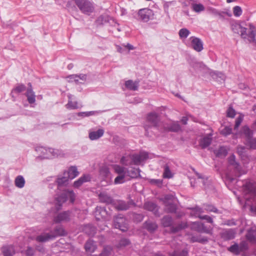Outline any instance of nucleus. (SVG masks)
Wrapping results in <instances>:
<instances>
[{
	"label": "nucleus",
	"instance_id": "obj_1",
	"mask_svg": "<svg viewBox=\"0 0 256 256\" xmlns=\"http://www.w3.org/2000/svg\"><path fill=\"white\" fill-rule=\"evenodd\" d=\"M246 26L248 28H245L241 24L235 22L231 24V30L234 32L240 34L242 39L247 40L248 42L256 44V26L252 23H249Z\"/></svg>",
	"mask_w": 256,
	"mask_h": 256
},
{
	"label": "nucleus",
	"instance_id": "obj_2",
	"mask_svg": "<svg viewBox=\"0 0 256 256\" xmlns=\"http://www.w3.org/2000/svg\"><path fill=\"white\" fill-rule=\"evenodd\" d=\"M70 199V202L72 203L74 201L75 194L72 190H64L61 194L56 198V208L59 210L62 204L67 200Z\"/></svg>",
	"mask_w": 256,
	"mask_h": 256
},
{
	"label": "nucleus",
	"instance_id": "obj_3",
	"mask_svg": "<svg viewBox=\"0 0 256 256\" xmlns=\"http://www.w3.org/2000/svg\"><path fill=\"white\" fill-rule=\"evenodd\" d=\"M161 222L164 227L171 226V232L174 233L178 232L179 230L184 228L188 226V224L186 222H182L178 226H172L173 220L172 217L166 216L163 217L161 220Z\"/></svg>",
	"mask_w": 256,
	"mask_h": 256
},
{
	"label": "nucleus",
	"instance_id": "obj_4",
	"mask_svg": "<svg viewBox=\"0 0 256 256\" xmlns=\"http://www.w3.org/2000/svg\"><path fill=\"white\" fill-rule=\"evenodd\" d=\"M75 3L80 10L84 14H90L94 10V4L90 0H75Z\"/></svg>",
	"mask_w": 256,
	"mask_h": 256
},
{
	"label": "nucleus",
	"instance_id": "obj_5",
	"mask_svg": "<svg viewBox=\"0 0 256 256\" xmlns=\"http://www.w3.org/2000/svg\"><path fill=\"white\" fill-rule=\"evenodd\" d=\"M159 122V116L156 112H151L148 114L146 124L144 125V128L146 133H148V130L150 128L158 127V126Z\"/></svg>",
	"mask_w": 256,
	"mask_h": 256
},
{
	"label": "nucleus",
	"instance_id": "obj_6",
	"mask_svg": "<svg viewBox=\"0 0 256 256\" xmlns=\"http://www.w3.org/2000/svg\"><path fill=\"white\" fill-rule=\"evenodd\" d=\"M186 44L198 52L203 50V42L202 40L195 36H191L187 40Z\"/></svg>",
	"mask_w": 256,
	"mask_h": 256
},
{
	"label": "nucleus",
	"instance_id": "obj_7",
	"mask_svg": "<svg viewBox=\"0 0 256 256\" xmlns=\"http://www.w3.org/2000/svg\"><path fill=\"white\" fill-rule=\"evenodd\" d=\"M153 16V11L149 8L140 9L138 12V19L144 22L152 19Z\"/></svg>",
	"mask_w": 256,
	"mask_h": 256
},
{
	"label": "nucleus",
	"instance_id": "obj_8",
	"mask_svg": "<svg viewBox=\"0 0 256 256\" xmlns=\"http://www.w3.org/2000/svg\"><path fill=\"white\" fill-rule=\"evenodd\" d=\"M228 162L230 166H232L236 172V176H240L242 174H244L246 172L243 170L239 164L236 160L235 156L232 154L228 158Z\"/></svg>",
	"mask_w": 256,
	"mask_h": 256
},
{
	"label": "nucleus",
	"instance_id": "obj_9",
	"mask_svg": "<svg viewBox=\"0 0 256 256\" xmlns=\"http://www.w3.org/2000/svg\"><path fill=\"white\" fill-rule=\"evenodd\" d=\"M114 226L116 228H118L122 232H125L128 230L126 220L121 215L114 218Z\"/></svg>",
	"mask_w": 256,
	"mask_h": 256
},
{
	"label": "nucleus",
	"instance_id": "obj_10",
	"mask_svg": "<svg viewBox=\"0 0 256 256\" xmlns=\"http://www.w3.org/2000/svg\"><path fill=\"white\" fill-rule=\"evenodd\" d=\"M131 156L132 164L136 165H139L148 158V153L145 152H142L138 154L131 155Z\"/></svg>",
	"mask_w": 256,
	"mask_h": 256
},
{
	"label": "nucleus",
	"instance_id": "obj_11",
	"mask_svg": "<svg viewBox=\"0 0 256 256\" xmlns=\"http://www.w3.org/2000/svg\"><path fill=\"white\" fill-rule=\"evenodd\" d=\"M190 227L194 230L206 234H210L212 230V228H207L204 224L200 222H194L192 224Z\"/></svg>",
	"mask_w": 256,
	"mask_h": 256
},
{
	"label": "nucleus",
	"instance_id": "obj_12",
	"mask_svg": "<svg viewBox=\"0 0 256 256\" xmlns=\"http://www.w3.org/2000/svg\"><path fill=\"white\" fill-rule=\"evenodd\" d=\"M204 212L203 209L200 207L196 206L192 209V212L191 214H194L196 216H198L200 219L205 220L208 222L210 224H212L213 220L212 218L208 216L204 215V216H200V214Z\"/></svg>",
	"mask_w": 256,
	"mask_h": 256
},
{
	"label": "nucleus",
	"instance_id": "obj_13",
	"mask_svg": "<svg viewBox=\"0 0 256 256\" xmlns=\"http://www.w3.org/2000/svg\"><path fill=\"white\" fill-rule=\"evenodd\" d=\"M1 250L4 256H14L16 253L15 246L12 244H5Z\"/></svg>",
	"mask_w": 256,
	"mask_h": 256
},
{
	"label": "nucleus",
	"instance_id": "obj_14",
	"mask_svg": "<svg viewBox=\"0 0 256 256\" xmlns=\"http://www.w3.org/2000/svg\"><path fill=\"white\" fill-rule=\"evenodd\" d=\"M195 174H196L198 180H194V181L191 180H190V184L191 186L192 187H194L196 186V184L198 182H202V184L205 188H206L207 185H208L209 183V181L208 180L207 178H205L203 176H202L201 174L198 173L196 172H195Z\"/></svg>",
	"mask_w": 256,
	"mask_h": 256
},
{
	"label": "nucleus",
	"instance_id": "obj_15",
	"mask_svg": "<svg viewBox=\"0 0 256 256\" xmlns=\"http://www.w3.org/2000/svg\"><path fill=\"white\" fill-rule=\"evenodd\" d=\"M172 196L171 195H166L164 198V202L166 206V210L168 212H174L176 210V206L172 204L171 202H168L172 198Z\"/></svg>",
	"mask_w": 256,
	"mask_h": 256
},
{
	"label": "nucleus",
	"instance_id": "obj_16",
	"mask_svg": "<svg viewBox=\"0 0 256 256\" xmlns=\"http://www.w3.org/2000/svg\"><path fill=\"white\" fill-rule=\"evenodd\" d=\"M70 219V212L69 211L64 212L58 214L54 218V221L56 222H67Z\"/></svg>",
	"mask_w": 256,
	"mask_h": 256
},
{
	"label": "nucleus",
	"instance_id": "obj_17",
	"mask_svg": "<svg viewBox=\"0 0 256 256\" xmlns=\"http://www.w3.org/2000/svg\"><path fill=\"white\" fill-rule=\"evenodd\" d=\"M244 192L246 194H250L252 196L256 195V182L252 183L248 182L244 186Z\"/></svg>",
	"mask_w": 256,
	"mask_h": 256
},
{
	"label": "nucleus",
	"instance_id": "obj_18",
	"mask_svg": "<svg viewBox=\"0 0 256 256\" xmlns=\"http://www.w3.org/2000/svg\"><path fill=\"white\" fill-rule=\"evenodd\" d=\"M104 131L102 128H100L96 131L90 130L88 138L92 140H97L103 136Z\"/></svg>",
	"mask_w": 256,
	"mask_h": 256
},
{
	"label": "nucleus",
	"instance_id": "obj_19",
	"mask_svg": "<svg viewBox=\"0 0 256 256\" xmlns=\"http://www.w3.org/2000/svg\"><path fill=\"white\" fill-rule=\"evenodd\" d=\"M140 170L138 168L136 170V172H132V174H120L116 176L114 179V184H120L124 183L126 180V176H130L134 178L136 176L137 173L140 172Z\"/></svg>",
	"mask_w": 256,
	"mask_h": 256
},
{
	"label": "nucleus",
	"instance_id": "obj_20",
	"mask_svg": "<svg viewBox=\"0 0 256 256\" xmlns=\"http://www.w3.org/2000/svg\"><path fill=\"white\" fill-rule=\"evenodd\" d=\"M108 214L106 208L100 206H97L94 212L95 217L96 220H100L101 218H105Z\"/></svg>",
	"mask_w": 256,
	"mask_h": 256
},
{
	"label": "nucleus",
	"instance_id": "obj_21",
	"mask_svg": "<svg viewBox=\"0 0 256 256\" xmlns=\"http://www.w3.org/2000/svg\"><path fill=\"white\" fill-rule=\"evenodd\" d=\"M236 231L234 229L224 230L221 233L222 238L225 240H232L235 238Z\"/></svg>",
	"mask_w": 256,
	"mask_h": 256
},
{
	"label": "nucleus",
	"instance_id": "obj_22",
	"mask_svg": "<svg viewBox=\"0 0 256 256\" xmlns=\"http://www.w3.org/2000/svg\"><path fill=\"white\" fill-rule=\"evenodd\" d=\"M68 100L67 104H66V108L68 110H75L79 108L78 102L76 101L73 100L74 96L69 94L68 96Z\"/></svg>",
	"mask_w": 256,
	"mask_h": 256
},
{
	"label": "nucleus",
	"instance_id": "obj_23",
	"mask_svg": "<svg viewBox=\"0 0 256 256\" xmlns=\"http://www.w3.org/2000/svg\"><path fill=\"white\" fill-rule=\"evenodd\" d=\"M71 82H75L76 83H82L86 80V75L84 74H72L68 77Z\"/></svg>",
	"mask_w": 256,
	"mask_h": 256
},
{
	"label": "nucleus",
	"instance_id": "obj_24",
	"mask_svg": "<svg viewBox=\"0 0 256 256\" xmlns=\"http://www.w3.org/2000/svg\"><path fill=\"white\" fill-rule=\"evenodd\" d=\"M246 238L252 244H256V228H253L248 230Z\"/></svg>",
	"mask_w": 256,
	"mask_h": 256
},
{
	"label": "nucleus",
	"instance_id": "obj_25",
	"mask_svg": "<svg viewBox=\"0 0 256 256\" xmlns=\"http://www.w3.org/2000/svg\"><path fill=\"white\" fill-rule=\"evenodd\" d=\"M64 174L67 175L70 179L72 180L78 176V172L76 166H72L68 168V171L64 172Z\"/></svg>",
	"mask_w": 256,
	"mask_h": 256
},
{
	"label": "nucleus",
	"instance_id": "obj_26",
	"mask_svg": "<svg viewBox=\"0 0 256 256\" xmlns=\"http://www.w3.org/2000/svg\"><path fill=\"white\" fill-rule=\"evenodd\" d=\"M90 180V176L89 174H84L74 182V186L78 188L81 186L84 182H89Z\"/></svg>",
	"mask_w": 256,
	"mask_h": 256
},
{
	"label": "nucleus",
	"instance_id": "obj_27",
	"mask_svg": "<svg viewBox=\"0 0 256 256\" xmlns=\"http://www.w3.org/2000/svg\"><path fill=\"white\" fill-rule=\"evenodd\" d=\"M84 248L87 252L92 253L97 248V246L92 240L90 239L86 243Z\"/></svg>",
	"mask_w": 256,
	"mask_h": 256
},
{
	"label": "nucleus",
	"instance_id": "obj_28",
	"mask_svg": "<svg viewBox=\"0 0 256 256\" xmlns=\"http://www.w3.org/2000/svg\"><path fill=\"white\" fill-rule=\"evenodd\" d=\"M36 150L38 154L37 158L41 160L47 158H48V150L46 148L43 146H37L36 148Z\"/></svg>",
	"mask_w": 256,
	"mask_h": 256
},
{
	"label": "nucleus",
	"instance_id": "obj_29",
	"mask_svg": "<svg viewBox=\"0 0 256 256\" xmlns=\"http://www.w3.org/2000/svg\"><path fill=\"white\" fill-rule=\"evenodd\" d=\"M144 208L149 211L152 212L155 215L158 214V206L152 202H147L144 204Z\"/></svg>",
	"mask_w": 256,
	"mask_h": 256
},
{
	"label": "nucleus",
	"instance_id": "obj_30",
	"mask_svg": "<svg viewBox=\"0 0 256 256\" xmlns=\"http://www.w3.org/2000/svg\"><path fill=\"white\" fill-rule=\"evenodd\" d=\"M30 88H28L26 92V96L28 98V101L30 104H34L36 101V96L34 92L32 89V85L30 83L28 84Z\"/></svg>",
	"mask_w": 256,
	"mask_h": 256
},
{
	"label": "nucleus",
	"instance_id": "obj_31",
	"mask_svg": "<svg viewBox=\"0 0 256 256\" xmlns=\"http://www.w3.org/2000/svg\"><path fill=\"white\" fill-rule=\"evenodd\" d=\"M164 128L168 131L178 132L180 130V126L178 122H172L170 124L164 126Z\"/></svg>",
	"mask_w": 256,
	"mask_h": 256
},
{
	"label": "nucleus",
	"instance_id": "obj_32",
	"mask_svg": "<svg viewBox=\"0 0 256 256\" xmlns=\"http://www.w3.org/2000/svg\"><path fill=\"white\" fill-rule=\"evenodd\" d=\"M25 183V180L24 176L21 175L17 176L14 180V184L18 188H23L24 186Z\"/></svg>",
	"mask_w": 256,
	"mask_h": 256
},
{
	"label": "nucleus",
	"instance_id": "obj_33",
	"mask_svg": "<svg viewBox=\"0 0 256 256\" xmlns=\"http://www.w3.org/2000/svg\"><path fill=\"white\" fill-rule=\"evenodd\" d=\"M212 142L211 136H204L200 140V144L202 148H205L208 147Z\"/></svg>",
	"mask_w": 256,
	"mask_h": 256
},
{
	"label": "nucleus",
	"instance_id": "obj_34",
	"mask_svg": "<svg viewBox=\"0 0 256 256\" xmlns=\"http://www.w3.org/2000/svg\"><path fill=\"white\" fill-rule=\"evenodd\" d=\"M125 86L130 90H138V84L136 82L132 80H128L125 82Z\"/></svg>",
	"mask_w": 256,
	"mask_h": 256
},
{
	"label": "nucleus",
	"instance_id": "obj_35",
	"mask_svg": "<svg viewBox=\"0 0 256 256\" xmlns=\"http://www.w3.org/2000/svg\"><path fill=\"white\" fill-rule=\"evenodd\" d=\"M99 199L100 202L106 204H110L112 202V198L105 192H101L99 194Z\"/></svg>",
	"mask_w": 256,
	"mask_h": 256
},
{
	"label": "nucleus",
	"instance_id": "obj_36",
	"mask_svg": "<svg viewBox=\"0 0 256 256\" xmlns=\"http://www.w3.org/2000/svg\"><path fill=\"white\" fill-rule=\"evenodd\" d=\"M113 168L114 172L118 175L120 174H128L129 172L127 170L126 168L121 166L119 165L114 164L113 166Z\"/></svg>",
	"mask_w": 256,
	"mask_h": 256
},
{
	"label": "nucleus",
	"instance_id": "obj_37",
	"mask_svg": "<svg viewBox=\"0 0 256 256\" xmlns=\"http://www.w3.org/2000/svg\"><path fill=\"white\" fill-rule=\"evenodd\" d=\"M66 232L64 229L61 226H58L54 230V234L53 235L49 233V240L58 236H64Z\"/></svg>",
	"mask_w": 256,
	"mask_h": 256
},
{
	"label": "nucleus",
	"instance_id": "obj_38",
	"mask_svg": "<svg viewBox=\"0 0 256 256\" xmlns=\"http://www.w3.org/2000/svg\"><path fill=\"white\" fill-rule=\"evenodd\" d=\"M214 154L218 157H225L228 154V149L225 146H220L218 150H214Z\"/></svg>",
	"mask_w": 256,
	"mask_h": 256
},
{
	"label": "nucleus",
	"instance_id": "obj_39",
	"mask_svg": "<svg viewBox=\"0 0 256 256\" xmlns=\"http://www.w3.org/2000/svg\"><path fill=\"white\" fill-rule=\"evenodd\" d=\"M103 111L95 110L86 112H80L78 113V116L82 117H88L92 116H96L102 114Z\"/></svg>",
	"mask_w": 256,
	"mask_h": 256
},
{
	"label": "nucleus",
	"instance_id": "obj_40",
	"mask_svg": "<svg viewBox=\"0 0 256 256\" xmlns=\"http://www.w3.org/2000/svg\"><path fill=\"white\" fill-rule=\"evenodd\" d=\"M178 246L179 245L174 248V252L172 254H170V256H188V250H183L182 252H180Z\"/></svg>",
	"mask_w": 256,
	"mask_h": 256
},
{
	"label": "nucleus",
	"instance_id": "obj_41",
	"mask_svg": "<svg viewBox=\"0 0 256 256\" xmlns=\"http://www.w3.org/2000/svg\"><path fill=\"white\" fill-rule=\"evenodd\" d=\"M130 208V203L124 201H120L116 205V208L119 210H125Z\"/></svg>",
	"mask_w": 256,
	"mask_h": 256
},
{
	"label": "nucleus",
	"instance_id": "obj_42",
	"mask_svg": "<svg viewBox=\"0 0 256 256\" xmlns=\"http://www.w3.org/2000/svg\"><path fill=\"white\" fill-rule=\"evenodd\" d=\"M100 175L104 178L106 180H111V176L108 169L106 167L102 168L100 170Z\"/></svg>",
	"mask_w": 256,
	"mask_h": 256
},
{
	"label": "nucleus",
	"instance_id": "obj_43",
	"mask_svg": "<svg viewBox=\"0 0 256 256\" xmlns=\"http://www.w3.org/2000/svg\"><path fill=\"white\" fill-rule=\"evenodd\" d=\"M211 76L213 78L218 82L224 80L226 76L224 74L219 72H211Z\"/></svg>",
	"mask_w": 256,
	"mask_h": 256
},
{
	"label": "nucleus",
	"instance_id": "obj_44",
	"mask_svg": "<svg viewBox=\"0 0 256 256\" xmlns=\"http://www.w3.org/2000/svg\"><path fill=\"white\" fill-rule=\"evenodd\" d=\"M190 34V31L186 28H181L178 32L180 38L182 40L186 39Z\"/></svg>",
	"mask_w": 256,
	"mask_h": 256
},
{
	"label": "nucleus",
	"instance_id": "obj_45",
	"mask_svg": "<svg viewBox=\"0 0 256 256\" xmlns=\"http://www.w3.org/2000/svg\"><path fill=\"white\" fill-rule=\"evenodd\" d=\"M112 252V248L110 246H107L104 247L102 252L98 256L94 255L93 256H110Z\"/></svg>",
	"mask_w": 256,
	"mask_h": 256
},
{
	"label": "nucleus",
	"instance_id": "obj_46",
	"mask_svg": "<svg viewBox=\"0 0 256 256\" xmlns=\"http://www.w3.org/2000/svg\"><path fill=\"white\" fill-rule=\"evenodd\" d=\"M70 178L67 175H64L63 176H59L57 178L56 182L58 186H61L66 184Z\"/></svg>",
	"mask_w": 256,
	"mask_h": 256
},
{
	"label": "nucleus",
	"instance_id": "obj_47",
	"mask_svg": "<svg viewBox=\"0 0 256 256\" xmlns=\"http://www.w3.org/2000/svg\"><path fill=\"white\" fill-rule=\"evenodd\" d=\"M190 241L192 242H198L202 244H205L208 242V239L204 237L200 236H192L190 238Z\"/></svg>",
	"mask_w": 256,
	"mask_h": 256
},
{
	"label": "nucleus",
	"instance_id": "obj_48",
	"mask_svg": "<svg viewBox=\"0 0 256 256\" xmlns=\"http://www.w3.org/2000/svg\"><path fill=\"white\" fill-rule=\"evenodd\" d=\"M163 176L164 178H170L173 176V174L170 170V166L167 164L164 166Z\"/></svg>",
	"mask_w": 256,
	"mask_h": 256
},
{
	"label": "nucleus",
	"instance_id": "obj_49",
	"mask_svg": "<svg viewBox=\"0 0 256 256\" xmlns=\"http://www.w3.org/2000/svg\"><path fill=\"white\" fill-rule=\"evenodd\" d=\"M48 240V233H42L36 238V240L38 242L42 243Z\"/></svg>",
	"mask_w": 256,
	"mask_h": 256
},
{
	"label": "nucleus",
	"instance_id": "obj_50",
	"mask_svg": "<svg viewBox=\"0 0 256 256\" xmlns=\"http://www.w3.org/2000/svg\"><path fill=\"white\" fill-rule=\"evenodd\" d=\"M246 144L250 148L256 149V139L252 137L248 138L246 140Z\"/></svg>",
	"mask_w": 256,
	"mask_h": 256
},
{
	"label": "nucleus",
	"instance_id": "obj_51",
	"mask_svg": "<svg viewBox=\"0 0 256 256\" xmlns=\"http://www.w3.org/2000/svg\"><path fill=\"white\" fill-rule=\"evenodd\" d=\"M145 227L148 231L153 232L158 228V226L155 222H145Z\"/></svg>",
	"mask_w": 256,
	"mask_h": 256
},
{
	"label": "nucleus",
	"instance_id": "obj_52",
	"mask_svg": "<svg viewBox=\"0 0 256 256\" xmlns=\"http://www.w3.org/2000/svg\"><path fill=\"white\" fill-rule=\"evenodd\" d=\"M192 10L196 12H200L204 10V6L201 4H192Z\"/></svg>",
	"mask_w": 256,
	"mask_h": 256
},
{
	"label": "nucleus",
	"instance_id": "obj_53",
	"mask_svg": "<svg viewBox=\"0 0 256 256\" xmlns=\"http://www.w3.org/2000/svg\"><path fill=\"white\" fill-rule=\"evenodd\" d=\"M242 132L246 138V140L252 137V132L248 126H244L242 128Z\"/></svg>",
	"mask_w": 256,
	"mask_h": 256
},
{
	"label": "nucleus",
	"instance_id": "obj_54",
	"mask_svg": "<svg viewBox=\"0 0 256 256\" xmlns=\"http://www.w3.org/2000/svg\"><path fill=\"white\" fill-rule=\"evenodd\" d=\"M228 250L230 252L236 254H238L241 252L240 249V246L236 244L231 246Z\"/></svg>",
	"mask_w": 256,
	"mask_h": 256
},
{
	"label": "nucleus",
	"instance_id": "obj_55",
	"mask_svg": "<svg viewBox=\"0 0 256 256\" xmlns=\"http://www.w3.org/2000/svg\"><path fill=\"white\" fill-rule=\"evenodd\" d=\"M131 157V155L122 156L120 160L121 163L126 166L131 164H132Z\"/></svg>",
	"mask_w": 256,
	"mask_h": 256
},
{
	"label": "nucleus",
	"instance_id": "obj_56",
	"mask_svg": "<svg viewBox=\"0 0 256 256\" xmlns=\"http://www.w3.org/2000/svg\"><path fill=\"white\" fill-rule=\"evenodd\" d=\"M234 15L236 17H240L242 13V8L238 6H235L232 8Z\"/></svg>",
	"mask_w": 256,
	"mask_h": 256
},
{
	"label": "nucleus",
	"instance_id": "obj_57",
	"mask_svg": "<svg viewBox=\"0 0 256 256\" xmlns=\"http://www.w3.org/2000/svg\"><path fill=\"white\" fill-rule=\"evenodd\" d=\"M60 154L59 150L52 148H49V158H54L57 157Z\"/></svg>",
	"mask_w": 256,
	"mask_h": 256
},
{
	"label": "nucleus",
	"instance_id": "obj_58",
	"mask_svg": "<svg viewBox=\"0 0 256 256\" xmlns=\"http://www.w3.org/2000/svg\"><path fill=\"white\" fill-rule=\"evenodd\" d=\"M26 88V87L24 84H18L14 88L12 92L20 93L24 91Z\"/></svg>",
	"mask_w": 256,
	"mask_h": 256
},
{
	"label": "nucleus",
	"instance_id": "obj_59",
	"mask_svg": "<svg viewBox=\"0 0 256 256\" xmlns=\"http://www.w3.org/2000/svg\"><path fill=\"white\" fill-rule=\"evenodd\" d=\"M34 249L30 246H27L26 250L24 251V254L26 256H34Z\"/></svg>",
	"mask_w": 256,
	"mask_h": 256
},
{
	"label": "nucleus",
	"instance_id": "obj_60",
	"mask_svg": "<svg viewBox=\"0 0 256 256\" xmlns=\"http://www.w3.org/2000/svg\"><path fill=\"white\" fill-rule=\"evenodd\" d=\"M204 209L207 212H214L216 213L218 212V210L212 205H204Z\"/></svg>",
	"mask_w": 256,
	"mask_h": 256
},
{
	"label": "nucleus",
	"instance_id": "obj_61",
	"mask_svg": "<svg viewBox=\"0 0 256 256\" xmlns=\"http://www.w3.org/2000/svg\"><path fill=\"white\" fill-rule=\"evenodd\" d=\"M130 244V241L126 238H122L118 245V248H121L124 246H126Z\"/></svg>",
	"mask_w": 256,
	"mask_h": 256
},
{
	"label": "nucleus",
	"instance_id": "obj_62",
	"mask_svg": "<svg viewBox=\"0 0 256 256\" xmlns=\"http://www.w3.org/2000/svg\"><path fill=\"white\" fill-rule=\"evenodd\" d=\"M232 130L228 126H226L222 130H221L220 133L224 136H226L228 134H230L232 132Z\"/></svg>",
	"mask_w": 256,
	"mask_h": 256
},
{
	"label": "nucleus",
	"instance_id": "obj_63",
	"mask_svg": "<svg viewBox=\"0 0 256 256\" xmlns=\"http://www.w3.org/2000/svg\"><path fill=\"white\" fill-rule=\"evenodd\" d=\"M238 246H240V249L241 252L246 250L248 249V242L246 241L242 242L240 244H238Z\"/></svg>",
	"mask_w": 256,
	"mask_h": 256
},
{
	"label": "nucleus",
	"instance_id": "obj_64",
	"mask_svg": "<svg viewBox=\"0 0 256 256\" xmlns=\"http://www.w3.org/2000/svg\"><path fill=\"white\" fill-rule=\"evenodd\" d=\"M85 231L86 233H88V235L92 236L95 233V228L90 226H86Z\"/></svg>",
	"mask_w": 256,
	"mask_h": 256
}]
</instances>
